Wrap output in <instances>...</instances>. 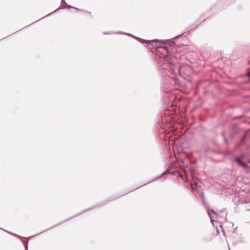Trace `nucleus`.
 I'll list each match as a JSON object with an SVG mask.
<instances>
[{
    "instance_id": "f257e3e1",
    "label": "nucleus",
    "mask_w": 250,
    "mask_h": 250,
    "mask_svg": "<svg viewBox=\"0 0 250 250\" xmlns=\"http://www.w3.org/2000/svg\"><path fill=\"white\" fill-rule=\"evenodd\" d=\"M142 42L148 44V47L150 49L157 48L160 47V43L157 41H142Z\"/></svg>"
},
{
    "instance_id": "f03ea898",
    "label": "nucleus",
    "mask_w": 250,
    "mask_h": 250,
    "mask_svg": "<svg viewBox=\"0 0 250 250\" xmlns=\"http://www.w3.org/2000/svg\"><path fill=\"white\" fill-rule=\"evenodd\" d=\"M236 161L237 162V163L238 164V165L243 167H246V166H247V165L246 163H244L243 162H242L241 161V160L238 158V157H236Z\"/></svg>"
},
{
    "instance_id": "7ed1b4c3",
    "label": "nucleus",
    "mask_w": 250,
    "mask_h": 250,
    "mask_svg": "<svg viewBox=\"0 0 250 250\" xmlns=\"http://www.w3.org/2000/svg\"><path fill=\"white\" fill-rule=\"evenodd\" d=\"M248 77L250 78V71H249L247 74Z\"/></svg>"
}]
</instances>
